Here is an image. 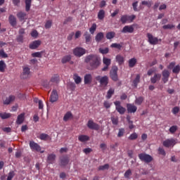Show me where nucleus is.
<instances>
[{"label": "nucleus", "mask_w": 180, "mask_h": 180, "mask_svg": "<svg viewBox=\"0 0 180 180\" xmlns=\"http://www.w3.org/2000/svg\"><path fill=\"white\" fill-rule=\"evenodd\" d=\"M84 61L89 64L91 70H96L101 65V58L96 54H90L86 56Z\"/></svg>", "instance_id": "nucleus-1"}, {"label": "nucleus", "mask_w": 180, "mask_h": 180, "mask_svg": "<svg viewBox=\"0 0 180 180\" xmlns=\"http://www.w3.org/2000/svg\"><path fill=\"white\" fill-rule=\"evenodd\" d=\"M117 71H119V68H117V65H113L110 71V78L112 81H114V82H117V81H119Z\"/></svg>", "instance_id": "nucleus-2"}, {"label": "nucleus", "mask_w": 180, "mask_h": 180, "mask_svg": "<svg viewBox=\"0 0 180 180\" xmlns=\"http://www.w3.org/2000/svg\"><path fill=\"white\" fill-rule=\"evenodd\" d=\"M96 80L99 82L101 86H108V84H109V77L107 75H98L96 77Z\"/></svg>", "instance_id": "nucleus-3"}, {"label": "nucleus", "mask_w": 180, "mask_h": 180, "mask_svg": "<svg viewBox=\"0 0 180 180\" xmlns=\"http://www.w3.org/2000/svg\"><path fill=\"white\" fill-rule=\"evenodd\" d=\"M30 148L32 151H37V153H41V154L44 153V150H41V146H40L39 143L34 142V141H30Z\"/></svg>", "instance_id": "nucleus-4"}, {"label": "nucleus", "mask_w": 180, "mask_h": 180, "mask_svg": "<svg viewBox=\"0 0 180 180\" xmlns=\"http://www.w3.org/2000/svg\"><path fill=\"white\" fill-rule=\"evenodd\" d=\"M139 160H141L142 162H146V164H148L153 161V156L147 154V153H140L138 155Z\"/></svg>", "instance_id": "nucleus-5"}, {"label": "nucleus", "mask_w": 180, "mask_h": 180, "mask_svg": "<svg viewBox=\"0 0 180 180\" xmlns=\"http://www.w3.org/2000/svg\"><path fill=\"white\" fill-rule=\"evenodd\" d=\"M121 103H122L119 101H116L114 102L115 110H117V112L120 113V115H124V113H126V108L122 106Z\"/></svg>", "instance_id": "nucleus-6"}, {"label": "nucleus", "mask_w": 180, "mask_h": 180, "mask_svg": "<svg viewBox=\"0 0 180 180\" xmlns=\"http://www.w3.org/2000/svg\"><path fill=\"white\" fill-rule=\"evenodd\" d=\"M86 53V50L82 47H76L73 49V54L75 57H82L84 54Z\"/></svg>", "instance_id": "nucleus-7"}, {"label": "nucleus", "mask_w": 180, "mask_h": 180, "mask_svg": "<svg viewBox=\"0 0 180 180\" xmlns=\"http://www.w3.org/2000/svg\"><path fill=\"white\" fill-rule=\"evenodd\" d=\"M103 64L104 65V67L101 69V71H108L109 70V67H110V65L112 64V60L110 58L103 57Z\"/></svg>", "instance_id": "nucleus-8"}, {"label": "nucleus", "mask_w": 180, "mask_h": 180, "mask_svg": "<svg viewBox=\"0 0 180 180\" xmlns=\"http://www.w3.org/2000/svg\"><path fill=\"white\" fill-rule=\"evenodd\" d=\"M86 126L90 129V130L98 131L99 129H101V126L96 124V122H94V120H89L86 124Z\"/></svg>", "instance_id": "nucleus-9"}, {"label": "nucleus", "mask_w": 180, "mask_h": 180, "mask_svg": "<svg viewBox=\"0 0 180 180\" xmlns=\"http://www.w3.org/2000/svg\"><path fill=\"white\" fill-rule=\"evenodd\" d=\"M147 37H148V43H150V44H152L153 46H155V44H158V38L153 36L151 33H148Z\"/></svg>", "instance_id": "nucleus-10"}, {"label": "nucleus", "mask_w": 180, "mask_h": 180, "mask_svg": "<svg viewBox=\"0 0 180 180\" xmlns=\"http://www.w3.org/2000/svg\"><path fill=\"white\" fill-rule=\"evenodd\" d=\"M21 77L23 79H27L29 77H30V69L27 66H24L22 68V74L21 75Z\"/></svg>", "instance_id": "nucleus-11"}, {"label": "nucleus", "mask_w": 180, "mask_h": 180, "mask_svg": "<svg viewBox=\"0 0 180 180\" xmlns=\"http://www.w3.org/2000/svg\"><path fill=\"white\" fill-rule=\"evenodd\" d=\"M60 167H66L70 162V157L68 155L62 156L60 158Z\"/></svg>", "instance_id": "nucleus-12"}, {"label": "nucleus", "mask_w": 180, "mask_h": 180, "mask_svg": "<svg viewBox=\"0 0 180 180\" xmlns=\"http://www.w3.org/2000/svg\"><path fill=\"white\" fill-rule=\"evenodd\" d=\"M164 147H167V148L171 147L172 146H174V144H176L175 139H168L163 141L162 143Z\"/></svg>", "instance_id": "nucleus-13"}, {"label": "nucleus", "mask_w": 180, "mask_h": 180, "mask_svg": "<svg viewBox=\"0 0 180 180\" xmlns=\"http://www.w3.org/2000/svg\"><path fill=\"white\" fill-rule=\"evenodd\" d=\"M162 81L163 82V84H167L169 79V71L167 70H164L162 72Z\"/></svg>", "instance_id": "nucleus-14"}, {"label": "nucleus", "mask_w": 180, "mask_h": 180, "mask_svg": "<svg viewBox=\"0 0 180 180\" xmlns=\"http://www.w3.org/2000/svg\"><path fill=\"white\" fill-rule=\"evenodd\" d=\"M134 27L133 25H125L121 30V33H133Z\"/></svg>", "instance_id": "nucleus-15"}, {"label": "nucleus", "mask_w": 180, "mask_h": 180, "mask_svg": "<svg viewBox=\"0 0 180 180\" xmlns=\"http://www.w3.org/2000/svg\"><path fill=\"white\" fill-rule=\"evenodd\" d=\"M127 109L128 113H136L137 112V106L134 105V104H127Z\"/></svg>", "instance_id": "nucleus-16"}, {"label": "nucleus", "mask_w": 180, "mask_h": 180, "mask_svg": "<svg viewBox=\"0 0 180 180\" xmlns=\"http://www.w3.org/2000/svg\"><path fill=\"white\" fill-rule=\"evenodd\" d=\"M50 101L51 103H54V102L58 101V93H57V90H53L51 94Z\"/></svg>", "instance_id": "nucleus-17"}, {"label": "nucleus", "mask_w": 180, "mask_h": 180, "mask_svg": "<svg viewBox=\"0 0 180 180\" xmlns=\"http://www.w3.org/2000/svg\"><path fill=\"white\" fill-rule=\"evenodd\" d=\"M92 75L91 74H86L84 77V85H89L92 84Z\"/></svg>", "instance_id": "nucleus-18"}, {"label": "nucleus", "mask_w": 180, "mask_h": 180, "mask_svg": "<svg viewBox=\"0 0 180 180\" xmlns=\"http://www.w3.org/2000/svg\"><path fill=\"white\" fill-rule=\"evenodd\" d=\"M40 44H41V41H34L30 44V49H31V50H36V49H37L40 46Z\"/></svg>", "instance_id": "nucleus-19"}, {"label": "nucleus", "mask_w": 180, "mask_h": 180, "mask_svg": "<svg viewBox=\"0 0 180 180\" xmlns=\"http://www.w3.org/2000/svg\"><path fill=\"white\" fill-rule=\"evenodd\" d=\"M160 79H161V74L155 73L154 76L150 78V82L151 84H156Z\"/></svg>", "instance_id": "nucleus-20"}, {"label": "nucleus", "mask_w": 180, "mask_h": 180, "mask_svg": "<svg viewBox=\"0 0 180 180\" xmlns=\"http://www.w3.org/2000/svg\"><path fill=\"white\" fill-rule=\"evenodd\" d=\"M105 37V34L103 32H98L95 37V40L96 43H101L103 38Z\"/></svg>", "instance_id": "nucleus-21"}, {"label": "nucleus", "mask_w": 180, "mask_h": 180, "mask_svg": "<svg viewBox=\"0 0 180 180\" xmlns=\"http://www.w3.org/2000/svg\"><path fill=\"white\" fill-rule=\"evenodd\" d=\"M56 154H49L48 155V157H47V162L49 164H54V161H56Z\"/></svg>", "instance_id": "nucleus-22"}, {"label": "nucleus", "mask_w": 180, "mask_h": 180, "mask_svg": "<svg viewBox=\"0 0 180 180\" xmlns=\"http://www.w3.org/2000/svg\"><path fill=\"white\" fill-rule=\"evenodd\" d=\"M115 60L119 65H123L124 64V57L122 56V55H117Z\"/></svg>", "instance_id": "nucleus-23"}, {"label": "nucleus", "mask_w": 180, "mask_h": 180, "mask_svg": "<svg viewBox=\"0 0 180 180\" xmlns=\"http://www.w3.org/2000/svg\"><path fill=\"white\" fill-rule=\"evenodd\" d=\"M26 16H27V15H26V13H25V12L20 11L17 13V18H18V19L20 22L25 20V19H27V18Z\"/></svg>", "instance_id": "nucleus-24"}, {"label": "nucleus", "mask_w": 180, "mask_h": 180, "mask_svg": "<svg viewBox=\"0 0 180 180\" xmlns=\"http://www.w3.org/2000/svg\"><path fill=\"white\" fill-rule=\"evenodd\" d=\"M25 122V113L20 114L16 120L17 124H22Z\"/></svg>", "instance_id": "nucleus-25"}, {"label": "nucleus", "mask_w": 180, "mask_h": 180, "mask_svg": "<svg viewBox=\"0 0 180 180\" xmlns=\"http://www.w3.org/2000/svg\"><path fill=\"white\" fill-rule=\"evenodd\" d=\"M8 22L10 25L13 27H15L16 25V17L14 16L13 15H10L8 18Z\"/></svg>", "instance_id": "nucleus-26"}, {"label": "nucleus", "mask_w": 180, "mask_h": 180, "mask_svg": "<svg viewBox=\"0 0 180 180\" xmlns=\"http://www.w3.org/2000/svg\"><path fill=\"white\" fill-rule=\"evenodd\" d=\"M128 64L129 68H134V67L136 66V64H137V59L136 58H132L129 59L128 61Z\"/></svg>", "instance_id": "nucleus-27"}, {"label": "nucleus", "mask_w": 180, "mask_h": 180, "mask_svg": "<svg viewBox=\"0 0 180 180\" xmlns=\"http://www.w3.org/2000/svg\"><path fill=\"white\" fill-rule=\"evenodd\" d=\"M78 140L81 143H85L86 141H89V136L88 135H79Z\"/></svg>", "instance_id": "nucleus-28"}, {"label": "nucleus", "mask_w": 180, "mask_h": 180, "mask_svg": "<svg viewBox=\"0 0 180 180\" xmlns=\"http://www.w3.org/2000/svg\"><path fill=\"white\" fill-rule=\"evenodd\" d=\"M73 79L77 85H79V84L82 82V79L77 73L73 75Z\"/></svg>", "instance_id": "nucleus-29"}, {"label": "nucleus", "mask_w": 180, "mask_h": 180, "mask_svg": "<svg viewBox=\"0 0 180 180\" xmlns=\"http://www.w3.org/2000/svg\"><path fill=\"white\" fill-rule=\"evenodd\" d=\"M25 11L29 12L32 8V0H25Z\"/></svg>", "instance_id": "nucleus-30"}, {"label": "nucleus", "mask_w": 180, "mask_h": 180, "mask_svg": "<svg viewBox=\"0 0 180 180\" xmlns=\"http://www.w3.org/2000/svg\"><path fill=\"white\" fill-rule=\"evenodd\" d=\"M39 139L43 140L44 141H47L48 140H51V138L49 134H41L39 135Z\"/></svg>", "instance_id": "nucleus-31"}, {"label": "nucleus", "mask_w": 180, "mask_h": 180, "mask_svg": "<svg viewBox=\"0 0 180 180\" xmlns=\"http://www.w3.org/2000/svg\"><path fill=\"white\" fill-rule=\"evenodd\" d=\"M15 96H9L8 98H6V100L4 101V105H9L11 102H13L15 101Z\"/></svg>", "instance_id": "nucleus-32"}, {"label": "nucleus", "mask_w": 180, "mask_h": 180, "mask_svg": "<svg viewBox=\"0 0 180 180\" xmlns=\"http://www.w3.org/2000/svg\"><path fill=\"white\" fill-rule=\"evenodd\" d=\"M72 113L71 112H67L64 117H63V120L64 122H68V120H70V119H72Z\"/></svg>", "instance_id": "nucleus-33"}, {"label": "nucleus", "mask_w": 180, "mask_h": 180, "mask_svg": "<svg viewBox=\"0 0 180 180\" xmlns=\"http://www.w3.org/2000/svg\"><path fill=\"white\" fill-rule=\"evenodd\" d=\"M69 61H71V55L65 56L61 60L63 64H66V63H69Z\"/></svg>", "instance_id": "nucleus-34"}, {"label": "nucleus", "mask_w": 180, "mask_h": 180, "mask_svg": "<svg viewBox=\"0 0 180 180\" xmlns=\"http://www.w3.org/2000/svg\"><path fill=\"white\" fill-rule=\"evenodd\" d=\"M120 22L122 23V25H125V23H127L129 22V15H124L121 16Z\"/></svg>", "instance_id": "nucleus-35"}, {"label": "nucleus", "mask_w": 180, "mask_h": 180, "mask_svg": "<svg viewBox=\"0 0 180 180\" xmlns=\"http://www.w3.org/2000/svg\"><path fill=\"white\" fill-rule=\"evenodd\" d=\"M143 102H144V97H143V96L137 97L135 99V103L136 105H138V106H140V105H141V103H143Z\"/></svg>", "instance_id": "nucleus-36"}, {"label": "nucleus", "mask_w": 180, "mask_h": 180, "mask_svg": "<svg viewBox=\"0 0 180 180\" xmlns=\"http://www.w3.org/2000/svg\"><path fill=\"white\" fill-rule=\"evenodd\" d=\"M116 36V33L115 32H107L105 37L108 40H111V39H113Z\"/></svg>", "instance_id": "nucleus-37"}, {"label": "nucleus", "mask_w": 180, "mask_h": 180, "mask_svg": "<svg viewBox=\"0 0 180 180\" xmlns=\"http://www.w3.org/2000/svg\"><path fill=\"white\" fill-rule=\"evenodd\" d=\"M5 68H6V63L4 60H0V72H5Z\"/></svg>", "instance_id": "nucleus-38"}, {"label": "nucleus", "mask_w": 180, "mask_h": 180, "mask_svg": "<svg viewBox=\"0 0 180 180\" xmlns=\"http://www.w3.org/2000/svg\"><path fill=\"white\" fill-rule=\"evenodd\" d=\"M11 113L0 112V117L3 120L9 119V117H11Z\"/></svg>", "instance_id": "nucleus-39"}, {"label": "nucleus", "mask_w": 180, "mask_h": 180, "mask_svg": "<svg viewBox=\"0 0 180 180\" xmlns=\"http://www.w3.org/2000/svg\"><path fill=\"white\" fill-rule=\"evenodd\" d=\"M115 94V89H110L107 92L106 98L107 99H110L112 96Z\"/></svg>", "instance_id": "nucleus-40"}, {"label": "nucleus", "mask_w": 180, "mask_h": 180, "mask_svg": "<svg viewBox=\"0 0 180 180\" xmlns=\"http://www.w3.org/2000/svg\"><path fill=\"white\" fill-rule=\"evenodd\" d=\"M98 18L100 20H103V19L105 18V11L103 10H100L98 13Z\"/></svg>", "instance_id": "nucleus-41"}, {"label": "nucleus", "mask_w": 180, "mask_h": 180, "mask_svg": "<svg viewBox=\"0 0 180 180\" xmlns=\"http://www.w3.org/2000/svg\"><path fill=\"white\" fill-rule=\"evenodd\" d=\"M139 138V134L137 133L134 132L130 134V136L128 137L129 140H137Z\"/></svg>", "instance_id": "nucleus-42"}, {"label": "nucleus", "mask_w": 180, "mask_h": 180, "mask_svg": "<svg viewBox=\"0 0 180 180\" xmlns=\"http://www.w3.org/2000/svg\"><path fill=\"white\" fill-rule=\"evenodd\" d=\"M131 169H129L127 170L124 174V178H127V179H130V176H131Z\"/></svg>", "instance_id": "nucleus-43"}, {"label": "nucleus", "mask_w": 180, "mask_h": 180, "mask_svg": "<svg viewBox=\"0 0 180 180\" xmlns=\"http://www.w3.org/2000/svg\"><path fill=\"white\" fill-rule=\"evenodd\" d=\"M140 82V75H137L135 79L133 81V84L136 88H137V85Z\"/></svg>", "instance_id": "nucleus-44"}, {"label": "nucleus", "mask_w": 180, "mask_h": 180, "mask_svg": "<svg viewBox=\"0 0 180 180\" xmlns=\"http://www.w3.org/2000/svg\"><path fill=\"white\" fill-rule=\"evenodd\" d=\"M111 121L112 124H115V126H117L119 124V118L117 117H112Z\"/></svg>", "instance_id": "nucleus-45"}, {"label": "nucleus", "mask_w": 180, "mask_h": 180, "mask_svg": "<svg viewBox=\"0 0 180 180\" xmlns=\"http://www.w3.org/2000/svg\"><path fill=\"white\" fill-rule=\"evenodd\" d=\"M84 36L85 37L86 43L88 44V43L91 41V34L88 33V32H86Z\"/></svg>", "instance_id": "nucleus-46"}, {"label": "nucleus", "mask_w": 180, "mask_h": 180, "mask_svg": "<svg viewBox=\"0 0 180 180\" xmlns=\"http://www.w3.org/2000/svg\"><path fill=\"white\" fill-rule=\"evenodd\" d=\"M173 74H179L180 72V65H177L174 66V68L172 69Z\"/></svg>", "instance_id": "nucleus-47"}, {"label": "nucleus", "mask_w": 180, "mask_h": 180, "mask_svg": "<svg viewBox=\"0 0 180 180\" xmlns=\"http://www.w3.org/2000/svg\"><path fill=\"white\" fill-rule=\"evenodd\" d=\"M176 130H178V127L176 125H173L169 128V131L172 134H174V133H175Z\"/></svg>", "instance_id": "nucleus-48"}, {"label": "nucleus", "mask_w": 180, "mask_h": 180, "mask_svg": "<svg viewBox=\"0 0 180 180\" xmlns=\"http://www.w3.org/2000/svg\"><path fill=\"white\" fill-rule=\"evenodd\" d=\"M98 51L101 54H108V53H109V48H105V49L100 48L98 49Z\"/></svg>", "instance_id": "nucleus-49"}, {"label": "nucleus", "mask_w": 180, "mask_h": 180, "mask_svg": "<svg viewBox=\"0 0 180 180\" xmlns=\"http://www.w3.org/2000/svg\"><path fill=\"white\" fill-rule=\"evenodd\" d=\"M96 31V24L94 23L91 27L89 28V32L91 34H94Z\"/></svg>", "instance_id": "nucleus-50"}, {"label": "nucleus", "mask_w": 180, "mask_h": 180, "mask_svg": "<svg viewBox=\"0 0 180 180\" xmlns=\"http://www.w3.org/2000/svg\"><path fill=\"white\" fill-rule=\"evenodd\" d=\"M105 169H109V164H105L98 167V171H105Z\"/></svg>", "instance_id": "nucleus-51"}, {"label": "nucleus", "mask_w": 180, "mask_h": 180, "mask_svg": "<svg viewBox=\"0 0 180 180\" xmlns=\"http://www.w3.org/2000/svg\"><path fill=\"white\" fill-rule=\"evenodd\" d=\"M110 47H112V49H117L118 50H121L122 49V45L120 44H112Z\"/></svg>", "instance_id": "nucleus-52"}, {"label": "nucleus", "mask_w": 180, "mask_h": 180, "mask_svg": "<svg viewBox=\"0 0 180 180\" xmlns=\"http://www.w3.org/2000/svg\"><path fill=\"white\" fill-rule=\"evenodd\" d=\"M0 57L1 58H8V53H5L4 49H0Z\"/></svg>", "instance_id": "nucleus-53"}, {"label": "nucleus", "mask_w": 180, "mask_h": 180, "mask_svg": "<svg viewBox=\"0 0 180 180\" xmlns=\"http://www.w3.org/2000/svg\"><path fill=\"white\" fill-rule=\"evenodd\" d=\"M124 131L125 130L124 128L119 129L117 137H123V136H124Z\"/></svg>", "instance_id": "nucleus-54"}, {"label": "nucleus", "mask_w": 180, "mask_h": 180, "mask_svg": "<svg viewBox=\"0 0 180 180\" xmlns=\"http://www.w3.org/2000/svg\"><path fill=\"white\" fill-rule=\"evenodd\" d=\"M43 86L46 88V89H50V88H51V82H44L43 83Z\"/></svg>", "instance_id": "nucleus-55"}, {"label": "nucleus", "mask_w": 180, "mask_h": 180, "mask_svg": "<svg viewBox=\"0 0 180 180\" xmlns=\"http://www.w3.org/2000/svg\"><path fill=\"white\" fill-rule=\"evenodd\" d=\"M174 27H175V25L172 24H167L162 26V29H164L165 30H167V29H174Z\"/></svg>", "instance_id": "nucleus-56"}, {"label": "nucleus", "mask_w": 180, "mask_h": 180, "mask_svg": "<svg viewBox=\"0 0 180 180\" xmlns=\"http://www.w3.org/2000/svg\"><path fill=\"white\" fill-rule=\"evenodd\" d=\"M52 25H53V21L50 20H47L46 22L45 23V29H50Z\"/></svg>", "instance_id": "nucleus-57"}, {"label": "nucleus", "mask_w": 180, "mask_h": 180, "mask_svg": "<svg viewBox=\"0 0 180 180\" xmlns=\"http://www.w3.org/2000/svg\"><path fill=\"white\" fill-rule=\"evenodd\" d=\"M43 52H35L32 53V57H37L38 58H41Z\"/></svg>", "instance_id": "nucleus-58"}, {"label": "nucleus", "mask_w": 180, "mask_h": 180, "mask_svg": "<svg viewBox=\"0 0 180 180\" xmlns=\"http://www.w3.org/2000/svg\"><path fill=\"white\" fill-rule=\"evenodd\" d=\"M13 176H15V172L11 171L8 173L7 180H12L13 179Z\"/></svg>", "instance_id": "nucleus-59"}, {"label": "nucleus", "mask_w": 180, "mask_h": 180, "mask_svg": "<svg viewBox=\"0 0 180 180\" xmlns=\"http://www.w3.org/2000/svg\"><path fill=\"white\" fill-rule=\"evenodd\" d=\"M138 6H139V1H135L132 4V6L134 12H139V9L137 8Z\"/></svg>", "instance_id": "nucleus-60"}, {"label": "nucleus", "mask_w": 180, "mask_h": 180, "mask_svg": "<svg viewBox=\"0 0 180 180\" xmlns=\"http://www.w3.org/2000/svg\"><path fill=\"white\" fill-rule=\"evenodd\" d=\"M59 79H60L58 78V76L56 75V76H53V77H51L50 82H51H51H56L57 84V82H58Z\"/></svg>", "instance_id": "nucleus-61"}, {"label": "nucleus", "mask_w": 180, "mask_h": 180, "mask_svg": "<svg viewBox=\"0 0 180 180\" xmlns=\"http://www.w3.org/2000/svg\"><path fill=\"white\" fill-rule=\"evenodd\" d=\"M68 86L71 91H75V88H77V86L73 82L69 83Z\"/></svg>", "instance_id": "nucleus-62"}, {"label": "nucleus", "mask_w": 180, "mask_h": 180, "mask_svg": "<svg viewBox=\"0 0 180 180\" xmlns=\"http://www.w3.org/2000/svg\"><path fill=\"white\" fill-rule=\"evenodd\" d=\"M135 19L136 16L134 15H128V23H131Z\"/></svg>", "instance_id": "nucleus-63"}, {"label": "nucleus", "mask_w": 180, "mask_h": 180, "mask_svg": "<svg viewBox=\"0 0 180 180\" xmlns=\"http://www.w3.org/2000/svg\"><path fill=\"white\" fill-rule=\"evenodd\" d=\"M142 5H146L148 6V8H151V2L147 1H141Z\"/></svg>", "instance_id": "nucleus-64"}]
</instances>
